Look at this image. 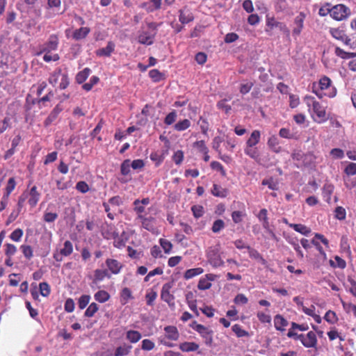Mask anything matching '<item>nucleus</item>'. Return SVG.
Segmentation results:
<instances>
[{"label":"nucleus","mask_w":356,"mask_h":356,"mask_svg":"<svg viewBox=\"0 0 356 356\" xmlns=\"http://www.w3.org/2000/svg\"><path fill=\"white\" fill-rule=\"evenodd\" d=\"M312 92L320 99L324 96L334 97L337 93L336 88L332 86L331 79L326 76L320 79L318 84L313 83Z\"/></svg>","instance_id":"nucleus-1"},{"label":"nucleus","mask_w":356,"mask_h":356,"mask_svg":"<svg viewBox=\"0 0 356 356\" xmlns=\"http://www.w3.org/2000/svg\"><path fill=\"white\" fill-rule=\"evenodd\" d=\"M304 102L309 108V111H312L316 116L314 120L318 122H325L327 120L326 111L325 107H323L314 97L311 95H306L304 97Z\"/></svg>","instance_id":"nucleus-2"},{"label":"nucleus","mask_w":356,"mask_h":356,"mask_svg":"<svg viewBox=\"0 0 356 356\" xmlns=\"http://www.w3.org/2000/svg\"><path fill=\"white\" fill-rule=\"evenodd\" d=\"M60 77H61V79L59 88L61 90H64L69 86L70 81L67 74L62 73V69L60 67L56 68L50 74L48 81L51 86H55L58 83Z\"/></svg>","instance_id":"nucleus-3"},{"label":"nucleus","mask_w":356,"mask_h":356,"mask_svg":"<svg viewBox=\"0 0 356 356\" xmlns=\"http://www.w3.org/2000/svg\"><path fill=\"white\" fill-rule=\"evenodd\" d=\"M350 15V8L343 3L332 6L331 17L336 21L346 20Z\"/></svg>","instance_id":"nucleus-4"},{"label":"nucleus","mask_w":356,"mask_h":356,"mask_svg":"<svg viewBox=\"0 0 356 356\" xmlns=\"http://www.w3.org/2000/svg\"><path fill=\"white\" fill-rule=\"evenodd\" d=\"M191 327H192L194 330L197 332L200 336L204 339V343L207 346H211L213 343V330H210L209 327H205L202 324H199L197 321H193L191 325Z\"/></svg>","instance_id":"nucleus-5"},{"label":"nucleus","mask_w":356,"mask_h":356,"mask_svg":"<svg viewBox=\"0 0 356 356\" xmlns=\"http://www.w3.org/2000/svg\"><path fill=\"white\" fill-rule=\"evenodd\" d=\"M72 252V243L70 241L67 240L63 243V248H61L59 252H54L53 257L56 261H63V257H69Z\"/></svg>","instance_id":"nucleus-6"},{"label":"nucleus","mask_w":356,"mask_h":356,"mask_svg":"<svg viewBox=\"0 0 356 356\" xmlns=\"http://www.w3.org/2000/svg\"><path fill=\"white\" fill-rule=\"evenodd\" d=\"M329 33L334 38L341 41L344 44L350 45L351 39L346 35L345 31L342 28H330Z\"/></svg>","instance_id":"nucleus-7"},{"label":"nucleus","mask_w":356,"mask_h":356,"mask_svg":"<svg viewBox=\"0 0 356 356\" xmlns=\"http://www.w3.org/2000/svg\"><path fill=\"white\" fill-rule=\"evenodd\" d=\"M59 39L57 35L51 34L49 35L47 41L43 44L40 53H51L58 49Z\"/></svg>","instance_id":"nucleus-8"},{"label":"nucleus","mask_w":356,"mask_h":356,"mask_svg":"<svg viewBox=\"0 0 356 356\" xmlns=\"http://www.w3.org/2000/svg\"><path fill=\"white\" fill-rule=\"evenodd\" d=\"M173 283L168 282L163 285L161 292V299L167 302L170 306L174 305V296L170 293V290L172 288Z\"/></svg>","instance_id":"nucleus-9"},{"label":"nucleus","mask_w":356,"mask_h":356,"mask_svg":"<svg viewBox=\"0 0 356 356\" xmlns=\"http://www.w3.org/2000/svg\"><path fill=\"white\" fill-rule=\"evenodd\" d=\"M207 257L209 264L215 268L222 266L224 264V261L216 249L210 248L207 252Z\"/></svg>","instance_id":"nucleus-10"},{"label":"nucleus","mask_w":356,"mask_h":356,"mask_svg":"<svg viewBox=\"0 0 356 356\" xmlns=\"http://www.w3.org/2000/svg\"><path fill=\"white\" fill-rule=\"evenodd\" d=\"M300 341L306 348H316L317 345L316 335L313 331L309 332L307 334H300Z\"/></svg>","instance_id":"nucleus-11"},{"label":"nucleus","mask_w":356,"mask_h":356,"mask_svg":"<svg viewBox=\"0 0 356 356\" xmlns=\"http://www.w3.org/2000/svg\"><path fill=\"white\" fill-rule=\"evenodd\" d=\"M305 19V15L303 13H300L294 19V28L292 31L293 35L298 36L303 29V24Z\"/></svg>","instance_id":"nucleus-12"},{"label":"nucleus","mask_w":356,"mask_h":356,"mask_svg":"<svg viewBox=\"0 0 356 356\" xmlns=\"http://www.w3.org/2000/svg\"><path fill=\"white\" fill-rule=\"evenodd\" d=\"M27 193L29 204L31 208L35 207L40 198V193L38 191L36 186H33Z\"/></svg>","instance_id":"nucleus-13"},{"label":"nucleus","mask_w":356,"mask_h":356,"mask_svg":"<svg viewBox=\"0 0 356 356\" xmlns=\"http://www.w3.org/2000/svg\"><path fill=\"white\" fill-rule=\"evenodd\" d=\"M105 263L108 268V270L114 275L120 273L123 267V265L120 261L114 259H107Z\"/></svg>","instance_id":"nucleus-14"},{"label":"nucleus","mask_w":356,"mask_h":356,"mask_svg":"<svg viewBox=\"0 0 356 356\" xmlns=\"http://www.w3.org/2000/svg\"><path fill=\"white\" fill-rule=\"evenodd\" d=\"M141 222L143 228L149 232H153L155 229L156 218L152 216H145L138 219Z\"/></svg>","instance_id":"nucleus-15"},{"label":"nucleus","mask_w":356,"mask_h":356,"mask_svg":"<svg viewBox=\"0 0 356 356\" xmlns=\"http://www.w3.org/2000/svg\"><path fill=\"white\" fill-rule=\"evenodd\" d=\"M155 38V33H149L147 31H142L138 36L139 43L146 45L153 44Z\"/></svg>","instance_id":"nucleus-16"},{"label":"nucleus","mask_w":356,"mask_h":356,"mask_svg":"<svg viewBox=\"0 0 356 356\" xmlns=\"http://www.w3.org/2000/svg\"><path fill=\"white\" fill-rule=\"evenodd\" d=\"M162 0H149L147 2H144L141 4L140 7L145 9L148 13H152L161 8Z\"/></svg>","instance_id":"nucleus-17"},{"label":"nucleus","mask_w":356,"mask_h":356,"mask_svg":"<svg viewBox=\"0 0 356 356\" xmlns=\"http://www.w3.org/2000/svg\"><path fill=\"white\" fill-rule=\"evenodd\" d=\"M179 20L182 24H188L194 20L193 14L186 7L179 10Z\"/></svg>","instance_id":"nucleus-18"},{"label":"nucleus","mask_w":356,"mask_h":356,"mask_svg":"<svg viewBox=\"0 0 356 356\" xmlns=\"http://www.w3.org/2000/svg\"><path fill=\"white\" fill-rule=\"evenodd\" d=\"M165 337L169 340L177 341L179 339V334L175 326L168 325L164 327Z\"/></svg>","instance_id":"nucleus-19"},{"label":"nucleus","mask_w":356,"mask_h":356,"mask_svg":"<svg viewBox=\"0 0 356 356\" xmlns=\"http://www.w3.org/2000/svg\"><path fill=\"white\" fill-rule=\"evenodd\" d=\"M115 50V44L112 41H109L107 43L106 47L99 49L96 51V55L97 56H105L109 57Z\"/></svg>","instance_id":"nucleus-20"},{"label":"nucleus","mask_w":356,"mask_h":356,"mask_svg":"<svg viewBox=\"0 0 356 356\" xmlns=\"http://www.w3.org/2000/svg\"><path fill=\"white\" fill-rule=\"evenodd\" d=\"M131 345L124 343L116 348L114 354H110L106 356H127L131 353Z\"/></svg>","instance_id":"nucleus-21"},{"label":"nucleus","mask_w":356,"mask_h":356,"mask_svg":"<svg viewBox=\"0 0 356 356\" xmlns=\"http://www.w3.org/2000/svg\"><path fill=\"white\" fill-rule=\"evenodd\" d=\"M289 323L281 314H277L274 316V326L275 329L280 332L285 331V327Z\"/></svg>","instance_id":"nucleus-22"},{"label":"nucleus","mask_w":356,"mask_h":356,"mask_svg":"<svg viewBox=\"0 0 356 356\" xmlns=\"http://www.w3.org/2000/svg\"><path fill=\"white\" fill-rule=\"evenodd\" d=\"M102 234L104 238L109 240L117 236V232L113 225L106 224L102 227Z\"/></svg>","instance_id":"nucleus-23"},{"label":"nucleus","mask_w":356,"mask_h":356,"mask_svg":"<svg viewBox=\"0 0 356 356\" xmlns=\"http://www.w3.org/2000/svg\"><path fill=\"white\" fill-rule=\"evenodd\" d=\"M166 154H167V151L162 152L154 151V152H151V154L149 155V158H150L151 161L154 163L155 166L159 167L163 162Z\"/></svg>","instance_id":"nucleus-24"},{"label":"nucleus","mask_w":356,"mask_h":356,"mask_svg":"<svg viewBox=\"0 0 356 356\" xmlns=\"http://www.w3.org/2000/svg\"><path fill=\"white\" fill-rule=\"evenodd\" d=\"M267 145L271 151L276 154L282 152V147L280 145L278 138L275 136H272L268 138Z\"/></svg>","instance_id":"nucleus-25"},{"label":"nucleus","mask_w":356,"mask_h":356,"mask_svg":"<svg viewBox=\"0 0 356 356\" xmlns=\"http://www.w3.org/2000/svg\"><path fill=\"white\" fill-rule=\"evenodd\" d=\"M90 32L89 27H81L76 29L72 34V38L75 40H80L86 38Z\"/></svg>","instance_id":"nucleus-26"},{"label":"nucleus","mask_w":356,"mask_h":356,"mask_svg":"<svg viewBox=\"0 0 356 356\" xmlns=\"http://www.w3.org/2000/svg\"><path fill=\"white\" fill-rule=\"evenodd\" d=\"M266 25L270 27L271 29L275 27H280L282 30H283L287 35H289V30L287 29L286 25L283 24L281 22H279L275 20L274 17H268L266 19Z\"/></svg>","instance_id":"nucleus-27"},{"label":"nucleus","mask_w":356,"mask_h":356,"mask_svg":"<svg viewBox=\"0 0 356 356\" xmlns=\"http://www.w3.org/2000/svg\"><path fill=\"white\" fill-rule=\"evenodd\" d=\"M142 338V334L140 332L129 330L126 332V339L131 343H136Z\"/></svg>","instance_id":"nucleus-28"},{"label":"nucleus","mask_w":356,"mask_h":356,"mask_svg":"<svg viewBox=\"0 0 356 356\" xmlns=\"http://www.w3.org/2000/svg\"><path fill=\"white\" fill-rule=\"evenodd\" d=\"M334 187L332 184L326 183L323 187L322 195L323 199L327 203L330 202L332 194L334 192Z\"/></svg>","instance_id":"nucleus-29"},{"label":"nucleus","mask_w":356,"mask_h":356,"mask_svg":"<svg viewBox=\"0 0 356 356\" xmlns=\"http://www.w3.org/2000/svg\"><path fill=\"white\" fill-rule=\"evenodd\" d=\"M261 138V132L259 130H254L246 141V145L249 147H254L257 145Z\"/></svg>","instance_id":"nucleus-30"},{"label":"nucleus","mask_w":356,"mask_h":356,"mask_svg":"<svg viewBox=\"0 0 356 356\" xmlns=\"http://www.w3.org/2000/svg\"><path fill=\"white\" fill-rule=\"evenodd\" d=\"M110 277L108 270L106 269H96L94 271V278L92 282L97 284L104 280L105 277Z\"/></svg>","instance_id":"nucleus-31"},{"label":"nucleus","mask_w":356,"mask_h":356,"mask_svg":"<svg viewBox=\"0 0 356 356\" xmlns=\"http://www.w3.org/2000/svg\"><path fill=\"white\" fill-rule=\"evenodd\" d=\"M179 347V349L183 352H193L197 351L199 349L200 346L195 342L185 341L181 343Z\"/></svg>","instance_id":"nucleus-32"},{"label":"nucleus","mask_w":356,"mask_h":356,"mask_svg":"<svg viewBox=\"0 0 356 356\" xmlns=\"http://www.w3.org/2000/svg\"><path fill=\"white\" fill-rule=\"evenodd\" d=\"M134 211L137 216L136 219L138 220L145 216H147L152 209V208H148L146 209L145 207L143 205L134 204Z\"/></svg>","instance_id":"nucleus-33"},{"label":"nucleus","mask_w":356,"mask_h":356,"mask_svg":"<svg viewBox=\"0 0 356 356\" xmlns=\"http://www.w3.org/2000/svg\"><path fill=\"white\" fill-rule=\"evenodd\" d=\"M211 193L215 197H225L227 195V190L218 184H214Z\"/></svg>","instance_id":"nucleus-34"},{"label":"nucleus","mask_w":356,"mask_h":356,"mask_svg":"<svg viewBox=\"0 0 356 356\" xmlns=\"http://www.w3.org/2000/svg\"><path fill=\"white\" fill-rule=\"evenodd\" d=\"M203 273L204 269L201 267L191 268L185 271L184 277L185 280H190L195 276L202 274Z\"/></svg>","instance_id":"nucleus-35"},{"label":"nucleus","mask_w":356,"mask_h":356,"mask_svg":"<svg viewBox=\"0 0 356 356\" xmlns=\"http://www.w3.org/2000/svg\"><path fill=\"white\" fill-rule=\"evenodd\" d=\"M91 70L88 67L84 68L82 71H80L76 76V81L81 84L83 83L89 76Z\"/></svg>","instance_id":"nucleus-36"},{"label":"nucleus","mask_w":356,"mask_h":356,"mask_svg":"<svg viewBox=\"0 0 356 356\" xmlns=\"http://www.w3.org/2000/svg\"><path fill=\"white\" fill-rule=\"evenodd\" d=\"M94 298L96 301L104 303L109 300L110 295L106 291L99 290L95 293Z\"/></svg>","instance_id":"nucleus-37"},{"label":"nucleus","mask_w":356,"mask_h":356,"mask_svg":"<svg viewBox=\"0 0 356 356\" xmlns=\"http://www.w3.org/2000/svg\"><path fill=\"white\" fill-rule=\"evenodd\" d=\"M191 121L188 119H184L179 121L174 125L175 130L177 131H182L186 130L191 127Z\"/></svg>","instance_id":"nucleus-38"},{"label":"nucleus","mask_w":356,"mask_h":356,"mask_svg":"<svg viewBox=\"0 0 356 356\" xmlns=\"http://www.w3.org/2000/svg\"><path fill=\"white\" fill-rule=\"evenodd\" d=\"M290 227H292L296 232H299L305 236H308L311 232V229L309 227L302 224H291Z\"/></svg>","instance_id":"nucleus-39"},{"label":"nucleus","mask_w":356,"mask_h":356,"mask_svg":"<svg viewBox=\"0 0 356 356\" xmlns=\"http://www.w3.org/2000/svg\"><path fill=\"white\" fill-rule=\"evenodd\" d=\"M343 308L347 314L353 313V316L356 318V305H353L351 302H346L343 300H341Z\"/></svg>","instance_id":"nucleus-40"},{"label":"nucleus","mask_w":356,"mask_h":356,"mask_svg":"<svg viewBox=\"0 0 356 356\" xmlns=\"http://www.w3.org/2000/svg\"><path fill=\"white\" fill-rule=\"evenodd\" d=\"M4 247V252L6 257H13L17 251V247L12 243H6Z\"/></svg>","instance_id":"nucleus-41"},{"label":"nucleus","mask_w":356,"mask_h":356,"mask_svg":"<svg viewBox=\"0 0 356 356\" xmlns=\"http://www.w3.org/2000/svg\"><path fill=\"white\" fill-rule=\"evenodd\" d=\"M268 211L266 209H262L260 210L259 213L257 215V218L260 221L263 222L264 227L266 228L269 225L268 218Z\"/></svg>","instance_id":"nucleus-42"},{"label":"nucleus","mask_w":356,"mask_h":356,"mask_svg":"<svg viewBox=\"0 0 356 356\" xmlns=\"http://www.w3.org/2000/svg\"><path fill=\"white\" fill-rule=\"evenodd\" d=\"M98 310V305L95 302H92L85 311L84 316L88 318L92 317Z\"/></svg>","instance_id":"nucleus-43"},{"label":"nucleus","mask_w":356,"mask_h":356,"mask_svg":"<svg viewBox=\"0 0 356 356\" xmlns=\"http://www.w3.org/2000/svg\"><path fill=\"white\" fill-rule=\"evenodd\" d=\"M232 331L236 334L238 337H249L248 332L242 329L241 326L238 324H235L232 327Z\"/></svg>","instance_id":"nucleus-44"},{"label":"nucleus","mask_w":356,"mask_h":356,"mask_svg":"<svg viewBox=\"0 0 356 356\" xmlns=\"http://www.w3.org/2000/svg\"><path fill=\"white\" fill-rule=\"evenodd\" d=\"M334 260L336 261L337 264H335L332 260L330 261V264L331 266L334 268L338 267L341 269H344L346 267V261L341 258L340 257L335 256Z\"/></svg>","instance_id":"nucleus-45"},{"label":"nucleus","mask_w":356,"mask_h":356,"mask_svg":"<svg viewBox=\"0 0 356 356\" xmlns=\"http://www.w3.org/2000/svg\"><path fill=\"white\" fill-rule=\"evenodd\" d=\"M149 76L154 82H159L163 78V74L156 69L151 70L149 72Z\"/></svg>","instance_id":"nucleus-46"},{"label":"nucleus","mask_w":356,"mask_h":356,"mask_svg":"<svg viewBox=\"0 0 356 356\" xmlns=\"http://www.w3.org/2000/svg\"><path fill=\"white\" fill-rule=\"evenodd\" d=\"M324 319L330 324H334L337 322L338 317L334 312L329 310L325 313Z\"/></svg>","instance_id":"nucleus-47"},{"label":"nucleus","mask_w":356,"mask_h":356,"mask_svg":"<svg viewBox=\"0 0 356 356\" xmlns=\"http://www.w3.org/2000/svg\"><path fill=\"white\" fill-rule=\"evenodd\" d=\"M245 213L241 211H234L232 213V219L235 224L241 223L243 218L245 216Z\"/></svg>","instance_id":"nucleus-48"},{"label":"nucleus","mask_w":356,"mask_h":356,"mask_svg":"<svg viewBox=\"0 0 356 356\" xmlns=\"http://www.w3.org/2000/svg\"><path fill=\"white\" fill-rule=\"evenodd\" d=\"M332 5L330 3H326L322 6L318 10V15L321 17H325L330 15L331 17Z\"/></svg>","instance_id":"nucleus-49"},{"label":"nucleus","mask_w":356,"mask_h":356,"mask_svg":"<svg viewBox=\"0 0 356 356\" xmlns=\"http://www.w3.org/2000/svg\"><path fill=\"white\" fill-rule=\"evenodd\" d=\"M334 53L337 56H339L343 59H349V58L353 57V53L347 52L339 47H337L335 48Z\"/></svg>","instance_id":"nucleus-50"},{"label":"nucleus","mask_w":356,"mask_h":356,"mask_svg":"<svg viewBox=\"0 0 356 356\" xmlns=\"http://www.w3.org/2000/svg\"><path fill=\"white\" fill-rule=\"evenodd\" d=\"M334 217L339 220H345L346 217V209L341 206L337 207L334 210Z\"/></svg>","instance_id":"nucleus-51"},{"label":"nucleus","mask_w":356,"mask_h":356,"mask_svg":"<svg viewBox=\"0 0 356 356\" xmlns=\"http://www.w3.org/2000/svg\"><path fill=\"white\" fill-rule=\"evenodd\" d=\"M193 215L195 218H199L204 215V207L200 204L193 205L191 207Z\"/></svg>","instance_id":"nucleus-52"},{"label":"nucleus","mask_w":356,"mask_h":356,"mask_svg":"<svg viewBox=\"0 0 356 356\" xmlns=\"http://www.w3.org/2000/svg\"><path fill=\"white\" fill-rule=\"evenodd\" d=\"M225 222L221 219H218L213 222L211 230L213 233H218L225 228Z\"/></svg>","instance_id":"nucleus-53"},{"label":"nucleus","mask_w":356,"mask_h":356,"mask_svg":"<svg viewBox=\"0 0 356 356\" xmlns=\"http://www.w3.org/2000/svg\"><path fill=\"white\" fill-rule=\"evenodd\" d=\"M40 294L44 297H48L51 292L50 286L47 282H41L39 284Z\"/></svg>","instance_id":"nucleus-54"},{"label":"nucleus","mask_w":356,"mask_h":356,"mask_svg":"<svg viewBox=\"0 0 356 356\" xmlns=\"http://www.w3.org/2000/svg\"><path fill=\"white\" fill-rule=\"evenodd\" d=\"M24 234V232L22 229L17 228L15 229L10 235V238L15 242H19Z\"/></svg>","instance_id":"nucleus-55"},{"label":"nucleus","mask_w":356,"mask_h":356,"mask_svg":"<svg viewBox=\"0 0 356 356\" xmlns=\"http://www.w3.org/2000/svg\"><path fill=\"white\" fill-rule=\"evenodd\" d=\"M20 249L24 254V256L27 259H30L33 256V249L31 245H22L20 246Z\"/></svg>","instance_id":"nucleus-56"},{"label":"nucleus","mask_w":356,"mask_h":356,"mask_svg":"<svg viewBox=\"0 0 356 356\" xmlns=\"http://www.w3.org/2000/svg\"><path fill=\"white\" fill-rule=\"evenodd\" d=\"M16 186V181L14 177H10L7 183V186L6 187V192L3 195H7V196H10V193L14 191Z\"/></svg>","instance_id":"nucleus-57"},{"label":"nucleus","mask_w":356,"mask_h":356,"mask_svg":"<svg viewBox=\"0 0 356 356\" xmlns=\"http://www.w3.org/2000/svg\"><path fill=\"white\" fill-rule=\"evenodd\" d=\"M90 300L89 295H82L78 300V305L80 309H83L86 307Z\"/></svg>","instance_id":"nucleus-58"},{"label":"nucleus","mask_w":356,"mask_h":356,"mask_svg":"<svg viewBox=\"0 0 356 356\" xmlns=\"http://www.w3.org/2000/svg\"><path fill=\"white\" fill-rule=\"evenodd\" d=\"M159 243L162 248L163 249L165 253L168 254L171 252L172 248V244L170 241L165 238H160Z\"/></svg>","instance_id":"nucleus-59"},{"label":"nucleus","mask_w":356,"mask_h":356,"mask_svg":"<svg viewBox=\"0 0 356 356\" xmlns=\"http://www.w3.org/2000/svg\"><path fill=\"white\" fill-rule=\"evenodd\" d=\"M47 87V83L44 81H42L41 82H38L37 84L33 85L31 89L36 88V95L38 97H40Z\"/></svg>","instance_id":"nucleus-60"},{"label":"nucleus","mask_w":356,"mask_h":356,"mask_svg":"<svg viewBox=\"0 0 356 356\" xmlns=\"http://www.w3.org/2000/svg\"><path fill=\"white\" fill-rule=\"evenodd\" d=\"M244 152L246 155L249 156L252 159H256L259 156L258 150L256 147L246 145Z\"/></svg>","instance_id":"nucleus-61"},{"label":"nucleus","mask_w":356,"mask_h":356,"mask_svg":"<svg viewBox=\"0 0 356 356\" xmlns=\"http://www.w3.org/2000/svg\"><path fill=\"white\" fill-rule=\"evenodd\" d=\"M155 343L150 339H145L142 341L141 348L143 350L149 351L154 348Z\"/></svg>","instance_id":"nucleus-62"},{"label":"nucleus","mask_w":356,"mask_h":356,"mask_svg":"<svg viewBox=\"0 0 356 356\" xmlns=\"http://www.w3.org/2000/svg\"><path fill=\"white\" fill-rule=\"evenodd\" d=\"M184 158V152L182 150L176 151L172 155V161L176 165H180Z\"/></svg>","instance_id":"nucleus-63"},{"label":"nucleus","mask_w":356,"mask_h":356,"mask_svg":"<svg viewBox=\"0 0 356 356\" xmlns=\"http://www.w3.org/2000/svg\"><path fill=\"white\" fill-rule=\"evenodd\" d=\"M344 172L348 176H353L356 175V163H350L344 169Z\"/></svg>","instance_id":"nucleus-64"}]
</instances>
